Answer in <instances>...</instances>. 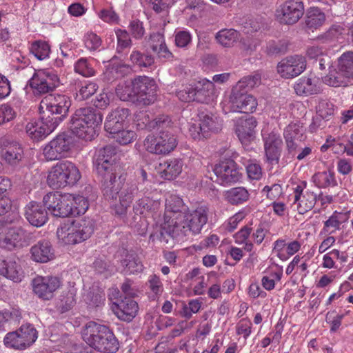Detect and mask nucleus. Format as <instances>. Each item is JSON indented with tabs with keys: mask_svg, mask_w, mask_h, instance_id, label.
I'll list each match as a JSON object with an SVG mask.
<instances>
[{
	"mask_svg": "<svg viewBox=\"0 0 353 353\" xmlns=\"http://www.w3.org/2000/svg\"><path fill=\"white\" fill-rule=\"evenodd\" d=\"M208 213L209 209L205 205L186 212L179 209V206L166 204L164 223L150 239L154 241L156 236L167 248H172L175 241L182 240L188 232L199 234L208 222Z\"/></svg>",
	"mask_w": 353,
	"mask_h": 353,
	"instance_id": "f257e3e1",
	"label": "nucleus"
},
{
	"mask_svg": "<svg viewBox=\"0 0 353 353\" xmlns=\"http://www.w3.org/2000/svg\"><path fill=\"white\" fill-rule=\"evenodd\" d=\"M102 121L103 115L100 111L91 107L81 108L72 115L68 128L79 139L92 141L97 135Z\"/></svg>",
	"mask_w": 353,
	"mask_h": 353,
	"instance_id": "f03ea898",
	"label": "nucleus"
},
{
	"mask_svg": "<svg viewBox=\"0 0 353 353\" xmlns=\"http://www.w3.org/2000/svg\"><path fill=\"white\" fill-rule=\"evenodd\" d=\"M94 221L90 218L73 221L70 224H63L57 230V236L65 245L80 243L91 236L94 231Z\"/></svg>",
	"mask_w": 353,
	"mask_h": 353,
	"instance_id": "7ed1b4c3",
	"label": "nucleus"
},
{
	"mask_svg": "<svg viewBox=\"0 0 353 353\" xmlns=\"http://www.w3.org/2000/svg\"><path fill=\"white\" fill-rule=\"evenodd\" d=\"M81 179V174L76 165L69 161L58 162L50 170L47 182L53 189L63 188L75 185Z\"/></svg>",
	"mask_w": 353,
	"mask_h": 353,
	"instance_id": "20e7f679",
	"label": "nucleus"
},
{
	"mask_svg": "<svg viewBox=\"0 0 353 353\" xmlns=\"http://www.w3.org/2000/svg\"><path fill=\"white\" fill-rule=\"evenodd\" d=\"M100 183L101 190L103 196L114 195L121 183L119 180L125 175L121 172L119 162H106L103 164L93 165Z\"/></svg>",
	"mask_w": 353,
	"mask_h": 353,
	"instance_id": "39448f33",
	"label": "nucleus"
},
{
	"mask_svg": "<svg viewBox=\"0 0 353 353\" xmlns=\"http://www.w3.org/2000/svg\"><path fill=\"white\" fill-rule=\"evenodd\" d=\"M71 104V99L68 96L51 94L41 100L40 109L46 108L44 115L49 117L50 121L57 127L68 116Z\"/></svg>",
	"mask_w": 353,
	"mask_h": 353,
	"instance_id": "423d86ee",
	"label": "nucleus"
},
{
	"mask_svg": "<svg viewBox=\"0 0 353 353\" xmlns=\"http://www.w3.org/2000/svg\"><path fill=\"white\" fill-rule=\"evenodd\" d=\"M38 332L30 323L22 325L19 329L8 332L3 344L8 348L23 350L31 346L37 340Z\"/></svg>",
	"mask_w": 353,
	"mask_h": 353,
	"instance_id": "0eeeda50",
	"label": "nucleus"
},
{
	"mask_svg": "<svg viewBox=\"0 0 353 353\" xmlns=\"http://www.w3.org/2000/svg\"><path fill=\"white\" fill-rule=\"evenodd\" d=\"M61 84L57 72L50 68L36 70L28 85L34 94H44L54 91Z\"/></svg>",
	"mask_w": 353,
	"mask_h": 353,
	"instance_id": "6e6552de",
	"label": "nucleus"
},
{
	"mask_svg": "<svg viewBox=\"0 0 353 353\" xmlns=\"http://www.w3.org/2000/svg\"><path fill=\"white\" fill-rule=\"evenodd\" d=\"M145 149L150 153L166 154L173 151L177 145V139L170 131H160L158 137L148 135L143 142Z\"/></svg>",
	"mask_w": 353,
	"mask_h": 353,
	"instance_id": "1a4fd4ad",
	"label": "nucleus"
},
{
	"mask_svg": "<svg viewBox=\"0 0 353 353\" xmlns=\"http://www.w3.org/2000/svg\"><path fill=\"white\" fill-rule=\"evenodd\" d=\"M72 194H61L58 192H49L43 198L45 208L57 217L71 216Z\"/></svg>",
	"mask_w": 353,
	"mask_h": 353,
	"instance_id": "9d476101",
	"label": "nucleus"
},
{
	"mask_svg": "<svg viewBox=\"0 0 353 353\" xmlns=\"http://www.w3.org/2000/svg\"><path fill=\"white\" fill-rule=\"evenodd\" d=\"M304 14L303 3L300 0H286L276 10V19L283 24L293 25Z\"/></svg>",
	"mask_w": 353,
	"mask_h": 353,
	"instance_id": "9b49d317",
	"label": "nucleus"
},
{
	"mask_svg": "<svg viewBox=\"0 0 353 353\" xmlns=\"http://www.w3.org/2000/svg\"><path fill=\"white\" fill-rule=\"evenodd\" d=\"M71 144L72 137L65 132H62L44 146L43 154L47 161L60 159L67 155Z\"/></svg>",
	"mask_w": 353,
	"mask_h": 353,
	"instance_id": "f8f14e48",
	"label": "nucleus"
},
{
	"mask_svg": "<svg viewBox=\"0 0 353 353\" xmlns=\"http://www.w3.org/2000/svg\"><path fill=\"white\" fill-rule=\"evenodd\" d=\"M157 84L155 81L146 76H139L134 79V88L137 104L148 105L157 99Z\"/></svg>",
	"mask_w": 353,
	"mask_h": 353,
	"instance_id": "ddd939ff",
	"label": "nucleus"
},
{
	"mask_svg": "<svg viewBox=\"0 0 353 353\" xmlns=\"http://www.w3.org/2000/svg\"><path fill=\"white\" fill-rule=\"evenodd\" d=\"M213 171L221 185H231L241 179V173L235 161L231 159L221 161L214 166Z\"/></svg>",
	"mask_w": 353,
	"mask_h": 353,
	"instance_id": "4468645a",
	"label": "nucleus"
},
{
	"mask_svg": "<svg viewBox=\"0 0 353 353\" xmlns=\"http://www.w3.org/2000/svg\"><path fill=\"white\" fill-rule=\"evenodd\" d=\"M230 103L231 111L244 114L252 113L257 107V101L252 94L233 88Z\"/></svg>",
	"mask_w": 353,
	"mask_h": 353,
	"instance_id": "2eb2a0df",
	"label": "nucleus"
},
{
	"mask_svg": "<svg viewBox=\"0 0 353 353\" xmlns=\"http://www.w3.org/2000/svg\"><path fill=\"white\" fill-rule=\"evenodd\" d=\"M306 68L305 58L301 55L289 56L282 59L277 65V72L285 79L299 76Z\"/></svg>",
	"mask_w": 353,
	"mask_h": 353,
	"instance_id": "dca6fc26",
	"label": "nucleus"
},
{
	"mask_svg": "<svg viewBox=\"0 0 353 353\" xmlns=\"http://www.w3.org/2000/svg\"><path fill=\"white\" fill-rule=\"evenodd\" d=\"M121 183L119 185L116 193L114 195L103 196L106 200L114 201L119 199L126 201L131 204L135 197H137L139 192H141L144 189L141 188V183L135 180H128L126 181L125 174L119 180Z\"/></svg>",
	"mask_w": 353,
	"mask_h": 353,
	"instance_id": "f3484780",
	"label": "nucleus"
},
{
	"mask_svg": "<svg viewBox=\"0 0 353 353\" xmlns=\"http://www.w3.org/2000/svg\"><path fill=\"white\" fill-rule=\"evenodd\" d=\"M60 285L61 281L57 276H38L32 280L34 292L43 300H50Z\"/></svg>",
	"mask_w": 353,
	"mask_h": 353,
	"instance_id": "a211bd4d",
	"label": "nucleus"
},
{
	"mask_svg": "<svg viewBox=\"0 0 353 353\" xmlns=\"http://www.w3.org/2000/svg\"><path fill=\"white\" fill-rule=\"evenodd\" d=\"M31 238L32 234L23 228H10L6 230L4 236L0 237V245L8 250H12L28 244Z\"/></svg>",
	"mask_w": 353,
	"mask_h": 353,
	"instance_id": "6ab92c4d",
	"label": "nucleus"
},
{
	"mask_svg": "<svg viewBox=\"0 0 353 353\" xmlns=\"http://www.w3.org/2000/svg\"><path fill=\"white\" fill-rule=\"evenodd\" d=\"M57 126L43 115L40 120L32 121L27 123L26 130L34 141H40L52 132Z\"/></svg>",
	"mask_w": 353,
	"mask_h": 353,
	"instance_id": "aec40b11",
	"label": "nucleus"
},
{
	"mask_svg": "<svg viewBox=\"0 0 353 353\" xmlns=\"http://www.w3.org/2000/svg\"><path fill=\"white\" fill-rule=\"evenodd\" d=\"M263 139L266 161L271 165L279 164L283 144L280 136L271 132Z\"/></svg>",
	"mask_w": 353,
	"mask_h": 353,
	"instance_id": "412c9836",
	"label": "nucleus"
},
{
	"mask_svg": "<svg viewBox=\"0 0 353 353\" xmlns=\"http://www.w3.org/2000/svg\"><path fill=\"white\" fill-rule=\"evenodd\" d=\"M1 153L2 159L12 167L18 165L23 157V150L21 145L10 139H3Z\"/></svg>",
	"mask_w": 353,
	"mask_h": 353,
	"instance_id": "4be33fe9",
	"label": "nucleus"
},
{
	"mask_svg": "<svg viewBox=\"0 0 353 353\" xmlns=\"http://www.w3.org/2000/svg\"><path fill=\"white\" fill-rule=\"evenodd\" d=\"M138 308L137 303L131 297H125L114 301L112 305V311L117 316L127 322L131 321L135 317Z\"/></svg>",
	"mask_w": 353,
	"mask_h": 353,
	"instance_id": "5701e85b",
	"label": "nucleus"
},
{
	"mask_svg": "<svg viewBox=\"0 0 353 353\" xmlns=\"http://www.w3.org/2000/svg\"><path fill=\"white\" fill-rule=\"evenodd\" d=\"M129 116V110L117 108L110 112L106 118L104 128L110 134L115 133L123 128L126 125V119Z\"/></svg>",
	"mask_w": 353,
	"mask_h": 353,
	"instance_id": "b1692460",
	"label": "nucleus"
},
{
	"mask_svg": "<svg viewBox=\"0 0 353 353\" xmlns=\"http://www.w3.org/2000/svg\"><path fill=\"white\" fill-rule=\"evenodd\" d=\"M25 216L28 222L35 227L43 225L48 219L46 208L35 201H31L26 205Z\"/></svg>",
	"mask_w": 353,
	"mask_h": 353,
	"instance_id": "393cba45",
	"label": "nucleus"
},
{
	"mask_svg": "<svg viewBox=\"0 0 353 353\" xmlns=\"http://www.w3.org/2000/svg\"><path fill=\"white\" fill-rule=\"evenodd\" d=\"M194 101L208 103L213 101L214 97V85L207 79H203L192 85Z\"/></svg>",
	"mask_w": 353,
	"mask_h": 353,
	"instance_id": "a878e982",
	"label": "nucleus"
},
{
	"mask_svg": "<svg viewBox=\"0 0 353 353\" xmlns=\"http://www.w3.org/2000/svg\"><path fill=\"white\" fill-rule=\"evenodd\" d=\"M31 258L39 263H47L55 257L54 251L50 241H40L30 249Z\"/></svg>",
	"mask_w": 353,
	"mask_h": 353,
	"instance_id": "bb28decb",
	"label": "nucleus"
},
{
	"mask_svg": "<svg viewBox=\"0 0 353 353\" xmlns=\"http://www.w3.org/2000/svg\"><path fill=\"white\" fill-rule=\"evenodd\" d=\"M23 271L14 257L0 260V275L14 282L21 281Z\"/></svg>",
	"mask_w": 353,
	"mask_h": 353,
	"instance_id": "cd10ccee",
	"label": "nucleus"
},
{
	"mask_svg": "<svg viewBox=\"0 0 353 353\" xmlns=\"http://www.w3.org/2000/svg\"><path fill=\"white\" fill-rule=\"evenodd\" d=\"M21 319L22 314L19 307H10L0 310V332H5L19 324Z\"/></svg>",
	"mask_w": 353,
	"mask_h": 353,
	"instance_id": "c85d7f7f",
	"label": "nucleus"
},
{
	"mask_svg": "<svg viewBox=\"0 0 353 353\" xmlns=\"http://www.w3.org/2000/svg\"><path fill=\"white\" fill-rule=\"evenodd\" d=\"M183 161L179 159H170L160 163L161 177L165 180H172L178 176L182 172Z\"/></svg>",
	"mask_w": 353,
	"mask_h": 353,
	"instance_id": "c756f323",
	"label": "nucleus"
},
{
	"mask_svg": "<svg viewBox=\"0 0 353 353\" xmlns=\"http://www.w3.org/2000/svg\"><path fill=\"white\" fill-rule=\"evenodd\" d=\"M257 121L253 117L245 120H241L237 125L236 132L242 143L250 141L254 137V129L256 127Z\"/></svg>",
	"mask_w": 353,
	"mask_h": 353,
	"instance_id": "7c9ffc66",
	"label": "nucleus"
},
{
	"mask_svg": "<svg viewBox=\"0 0 353 353\" xmlns=\"http://www.w3.org/2000/svg\"><path fill=\"white\" fill-rule=\"evenodd\" d=\"M124 274H132L141 272L143 265L139 257L134 251L126 252L124 258L121 260Z\"/></svg>",
	"mask_w": 353,
	"mask_h": 353,
	"instance_id": "2f4dec72",
	"label": "nucleus"
},
{
	"mask_svg": "<svg viewBox=\"0 0 353 353\" xmlns=\"http://www.w3.org/2000/svg\"><path fill=\"white\" fill-rule=\"evenodd\" d=\"M318 83L316 78L302 77L296 83L294 88L299 95L316 94L321 92V88Z\"/></svg>",
	"mask_w": 353,
	"mask_h": 353,
	"instance_id": "473e14b6",
	"label": "nucleus"
},
{
	"mask_svg": "<svg viewBox=\"0 0 353 353\" xmlns=\"http://www.w3.org/2000/svg\"><path fill=\"white\" fill-rule=\"evenodd\" d=\"M141 119H144L142 123L145 128L150 130L161 129V131H163V129L170 127L171 125V120L169 117L166 115H161L150 120L147 112H140L139 114L137 115V121Z\"/></svg>",
	"mask_w": 353,
	"mask_h": 353,
	"instance_id": "72a5a7b5",
	"label": "nucleus"
},
{
	"mask_svg": "<svg viewBox=\"0 0 353 353\" xmlns=\"http://www.w3.org/2000/svg\"><path fill=\"white\" fill-rule=\"evenodd\" d=\"M198 117L199 118V123L203 130V137L205 139L208 138L211 132H217L221 129L217 118L212 114L200 112Z\"/></svg>",
	"mask_w": 353,
	"mask_h": 353,
	"instance_id": "f704fd0d",
	"label": "nucleus"
},
{
	"mask_svg": "<svg viewBox=\"0 0 353 353\" xmlns=\"http://www.w3.org/2000/svg\"><path fill=\"white\" fill-rule=\"evenodd\" d=\"M322 81L331 87L347 86L348 84V79L338 68V70L332 68L329 70L327 74L322 77Z\"/></svg>",
	"mask_w": 353,
	"mask_h": 353,
	"instance_id": "c9c22d12",
	"label": "nucleus"
},
{
	"mask_svg": "<svg viewBox=\"0 0 353 353\" xmlns=\"http://www.w3.org/2000/svg\"><path fill=\"white\" fill-rule=\"evenodd\" d=\"M241 34L234 29H222L215 36L216 41L224 48H231L240 39Z\"/></svg>",
	"mask_w": 353,
	"mask_h": 353,
	"instance_id": "e433bc0d",
	"label": "nucleus"
},
{
	"mask_svg": "<svg viewBox=\"0 0 353 353\" xmlns=\"http://www.w3.org/2000/svg\"><path fill=\"white\" fill-rule=\"evenodd\" d=\"M117 163V149L111 145H107L99 149L95 154L93 165L103 164L106 162Z\"/></svg>",
	"mask_w": 353,
	"mask_h": 353,
	"instance_id": "4c0bfd02",
	"label": "nucleus"
},
{
	"mask_svg": "<svg viewBox=\"0 0 353 353\" xmlns=\"http://www.w3.org/2000/svg\"><path fill=\"white\" fill-rule=\"evenodd\" d=\"M10 186L11 183L8 179L0 178V216L6 214L11 209V200L6 196Z\"/></svg>",
	"mask_w": 353,
	"mask_h": 353,
	"instance_id": "58836bf2",
	"label": "nucleus"
},
{
	"mask_svg": "<svg viewBox=\"0 0 353 353\" xmlns=\"http://www.w3.org/2000/svg\"><path fill=\"white\" fill-rule=\"evenodd\" d=\"M160 205L158 200L152 199L145 196L138 199L133 205V212L136 214H143L145 212L157 210Z\"/></svg>",
	"mask_w": 353,
	"mask_h": 353,
	"instance_id": "ea45409f",
	"label": "nucleus"
},
{
	"mask_svg": "<svg viewBox=\"0 0 353 353\" xmlns=\"http://www.w3.org/2000/svg\"><path fill=\"white\" fill-rule=\"evenodd\" d=\"M116 94L121 101L137 103L134 79L130 83L119 84L116 88Z\"/></svg>",
	"mask_w": 353,
	"mask_h": 353,
	"instance_id": "a19ab883",
	"label": "nucleus"
},
{
	"mask_svg": "<svg viewBox=\"0 0 353 353\" xmlns=\"http://www.w3.org/2000/svg\"><path fill=\"white\" fill-rule=\"evenodd\" d=\"M325 20L324 13L318 8H310L305 17V26L310 29H316L321 26Z\"/></svg>",
	"mask_w": 353,
	"mask_h": 353,
	"instance_id": "79ce46f5",
	"label": "nucleus"
},
{
	"mask_svg": "<svg viewBox=\"0 0 353 353\" xmlns=\"http://www.w3.org/2000/svg\"><path fill=\"white\" fill-rule=\"evenodd\" d=\"M250 194L243 187L231 188L225 192L226 200L232 205L241 204L248 200Z\"/></svg>",
	"mask_w": 353,
	"mask_h": 353,
	"instance_id": "37998d69",
	"label": "nucleus"
},
{
	"mask_svg": "<svg viewBox=\"0 0 353 353\" xmlns=\"http://www.w3.org/2000/svg\"><path fill=\"white\" fill-rule=\"evenodd\" d=\"M130 60L132 63L139 68H149L154 63V59L152 55L138 50H132L130 55Z\"/></svg>",
	"mask_w": 353,
	"mask_h": 353,
	"instance_id": "c03bdc74",
	"label": "nucleus"
},
{
	"mask_svg": "<svg viewBox=\"0 0 353 353\" xmlns=\"http://www.w3.org/2000/svg\"><path fill=\"white\" fill-rule=\"evenodd\" d=\"M312 179L315 185L319 188H325L337 185L333 172H318L312 176Z\"/></svg>",
	"mask_w": 353,
	"mask_h": 353,
	"instance_id": "a18cd8bd",
	"label": "nucleus"
},
{
	"mask_svg": "<svg viewBox=\"0 0 353 353\" xmlns=\"http://www.w3.org/2000/svg\"><path fill=\"white\" fill-rule=\"evenodd\" d=\"M338 68L349 79H353V52H344L338 59Z\"/></svg>",
	"mask_w": 353,
	"mask_h": 353,
	"instance_id": "49530a36",
	"label": "nucleus"
},
{
	"mask_svg": "<svg viewBox=\"0 0 353 353\" xmlns=\"http://www.w3.org/2000/svg\"><path fill=\"white\" fill-rule=\"evenodd\" d=\"M316 202V195L311 192H306L301 199L296 201L297 203V210L299 214H304L307 212L311 210L315 205Z\"/></svg>",
	"mask_w": 353,
	"mask_h": 353,
	"instance_id": "de8ad7c7",
	"label": "nucleus"
},
{
	"mask_svg": "<svg viewBox=\"0 0 353 353\" xmlns=\"http://www.w3.org/2000/svg\"><path fill=\"white\" fill-rule=\"evenodd\" d=\"M288 43L285 40H271L265 47V53L270 57H276L287 52Z\"/></svg>",
	"mask_w": 353,
	"mask_h": 353,
	"instance_id": "09e8293b",
	"label": "nucleus"
},
{
	"mask_svg": "<svg viewBox=\"0 0 353 353\" xmlns=\"http://www.w3.org/2000/svg\"><path fill=\"white\" fill-rule=\"evenodd\" d=\"M261 83V75L255 74L254 75H248L244 77L238 81L236 85L233 89L246 92L252 89L255 86L259 85Z\"/></svg>",
	"mask_w": 353,
	"mask_h": 353,
	"instance_id": "8fccbe9b",
	"label": "nucleus"
},
{
	"mask_svg": "<svg viewBox=\"0 0 353 353\" xmlns=\"http://www.w3.org/2000/svg\"><path fill=\"white\" fill-rule=\"evenodd\" d=\"M79 91L76 94V99L85 100L92 97L98 90V85L92 81H84L79 85Z\"/></svg>",
	"mask_w": 353,
	"mask_h": 353,
	"instance_id": "3c124183",
	"label": "nucleus"
},
{
	"mask_svg": "<svg viewBox=\"0 0 353 353\" xmlns=\"http://www.w3.org/2000/svg\"><path fill=\"white\" fill-rule=\"evenodd\" d=\"M30 50L37 59L43 60L48 57L50 47L46 41H35L32 43Z\"/></svg>",
	"mask_w": 353,
	"mask_h": 353,
	"instance_id": "603ef678",
	"label": "nucleus"
},
{
	"mask_svg": "<svg viewBox=\"0 0 353 353\" xmlns=\"http://www.w3.org/2000/svg\"><path fill=\"white\" fill-rule=\"evenodd\" d=\"M72 199L73 201L71 205V216H75L84 214L88 209V200L82 196H74L72 195Z\"/></svg>",
	"mask_w": 353,
	"mask_h": 353,
	"instance_id": "864d4df0",
	"label": "nucleus"
},
{
	"mask_svg": "<svg viewBox=\"0 0 353 353\" xmlns=\"http://www.w3.org/2000/svg\"><path fill=\"white\" fill-rule=\"evenodd\" d=\"M92 268L96 273L103 274L105 278L112 273V268L110 261L102 258H97L92 264Z\"/></svg>",
	"mask_w": 353,
	"mask_h": 353,
	"instance_id": "5fc2aeb1",
	"label": "nucleus"
},
{
	"mask_svg": "<svg viewBox=\"0 0 353 353\" xmlns=\"http://www.w3.org/2000/svg\"><path fill=\"white\" fill-rule=\"evenodd\" d=\"M112 138L121 145H127L136 138V133L133 130H125L124 128L115 133L111 134Z\"/></svg>",
	"mask_w": 353,
	"mask_h": 353,
	"instance_id": "6e6d98bb",
	"label": "nucleus"
},
{
	"mask_svg": "<svg viewBox=\"0 0 353 353\" xmlns=\"http://www.w3.org/2000/svg\"><path fill=\"white\" fill-rule=\"evenodd\" d=\"M116 36L117 39V50L118 52H121L123 50L131 46L132 40L125 30L118 29L116 31Z\"/></svg>",
	"mask_w": 353,
	"mask_h": 353,
	"instance_id": "4d7b16f0",
	"label": "nucleus"
},
{
	"mask_svg": "<svg viewBox=\"0 0 353 353\" xmlns=\"http://www.w3.org/2000/svg\"><path fill=\"white\" fill-rule=\"evenodd\" d=\"M74 70L85 77H92L95 74V70L88 63V59L85 58L77 61L74 65Z\"/></svg>",
	"mask_w": 353,
	"mask_h": 353,
	"instance_id": "13d9d810",
	"label": "nucleus"
},
{
	"mask_svg": "<svg viewBox=\"0 0 353 353\" xmlns=\"http://www.w3.org/2000/svg\"><path fill=\"white\" fill-rule=\"evenodd\" d=\"M75 294L72 291L65 292L59 304V309L62 313L69 311L76 303Z\"/></svg>",
	"mask_w": 353,
	"mask_h": 353,
	"instance_id": "bf43d9fd",
	"label": "nucleus"
},
{
	"mask_svg": "<svg viewBox=\"0 0 353 353\" xmlns=\"http://www.w3.org/2000/svg\"><path fill=\"white\" fill-rule=\"evenodd\" d=\"M248 176L251 180H260L263 176L262 168L256 161L250 160L246 165Z\"/></svg>",
	"mask_w": 353,
	"mask_h": 353,
	"instance_id": "052dcab7",
	"label": "nucleus"
},
{
	"mask_svg": "<svg viewBox=\"0 0 353 353\" xmlns=\"http://www.w3.org/2000/svg\"><path fill=\"white\" fill-rule=\"evenodd\" d=\"M16 112L8 104H3L0 106V125L9 122L16 117Z\"/></svg>",
	"mask_w": 353,
	"mask_h": 353,
	"instance_id": "680f3d73",
	"label": "nucleus"
},
{
	"mask_svg": "<svg viewBox=\"0 0 353 353\" xmlns=\"http://www.w3.org/2000/svg\"><path fill=\"white\" fill-rule=\"evenodd\" d=\"M192 41V35L187 30H180L175 33V44L179 48L187 47Z\"/></svg>",
	"mask_w": 353,
	"mask_h": 353,
	"instance_id": "e2e57ef3",
	"label": "nucleus"
},
{
	"mask_svg": "<svg viewBox=\"0 0 353 353\" xmlns=\"http://www.w3.org/2000/svg\"><path fill=\"white\" fill-rule=\"evenodd\" d=\"M102 43L101 39L93 32L88 33L85 37V45L90 50H96Z\"/></svg>",
	"mask_w": 353,
	"mask_h": 353,
	"instance_id": "0e129e2a",
	"label": "nucleus"
},
{
	"mask_svg": "<svg viewBox=\"0 0 353 353\" xmlns=\"http://www.w3.org/2000/svg\"><path fill=\"white\" fill-rule=\"evenodd\" d=\"M316 112L322 119H327L334 114V105L327 101H322L316 107Z\"/></svg>",
	"mask_w": 353,
	"mask_h": 353,
	"instance_id": "69168bd1",
	"label": "nucleus"
},
{
	"mask_svg": "<svg viewBox=\"0 0 353 353\" xmlns=\"http://www.w3.org/2000/svg\"><path fill=\"white\" fill-rule=\"evenodd\" d=\"M343 28L340 26H332L323 35L318 37L319 40H322V42H327L333 40L342 34Z\"/></svg>",
	"mask_w": 353,
	"mask_h": 353,
	"instance_id": "338daca9",
	"label": "nucleus"
},
{
	"mask_svg": "<svg viewBox=\"0 0 353 353\" xmlns=\"http://www.w3.org/2000/svg\"><path fill=\"white\" fill-rule=\"evenodd\" d=\"M129 30L132 37L137 39H141L145 34L143 23L139 20L131 21L129 26Z\"/></svg>",
	"mask_w": 353,
	"mask_h": 353,
	"instance_id": "774afa93",
	"label": "nucleus"
}]
</instances>
